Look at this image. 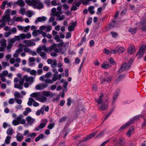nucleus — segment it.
<instances>
[{
	"label": "nucleus",
	"instance_id": "1",
	"mask_svg": "<svg viewBox=\"0 0 146 146\" xmlns=\"http://www.w3.org/2000/svg\"><path fill=\"white\" fill-rule=\"evenodd\" d=\"M133 61V59H131L128 62V64L127 65L126 63H124L122 64L119 70L117 72V74H119L125 70H127L131 66V64Z\"/></svg>",
	"mask_w": 146,
	"mask_h": 146
},
{
	"label": "nucleus",
	"instance_id": "2",
	"mask_svg": "<svg viewBox=\"0 0 146 146\" xmlns=\"http://www.w3.org/2000/svg\"><path fill=\"white\" fill-rule=\"evenodd\" d=\"M6 40L4 39H3L0 40V44L1 46L0 47V52L4 51L7 44Z\"/></svg>",
	"mask_w": 146,
	"mask_h": 146
},
{
	"label": "nucleus",
	"instance_id": "3",
	"mask_svg": "<svg viewBox=\"0 0 146 146\" xmlns=\"http://www.w3.org/2000/svg\"><path fill=\"white\" fill-rule=\"evenodd\" d=\"M48 86V85L46 83L40 84L36 85L35 86V89L37 90H44Z\"/></svg>",
	"mask_w": 146,
	"mask_h": 146
},
{
	"label": "nucleus",
	"instance_id": "4",
	"mask_svg": "<svg viewBox=\"0 0 146 146\" xmlns=\"http://www.w3.org/2000/svg\"><path fill=\"white\" fill-rule=\"evenodd\" d=\"M125 144V141L123 137H119L118 139L116 144L117 146H123Z\"/></svg>",
	"mask_w": 146,
	"mask_h": 146
},
{
	"label": "nucleus",
	"instance_id": "5",
	"mask_svg": "<svg viewBox=\"0 0 146 146\" xmlns=\"http://www.w3.org/2000/svg\"><path fill=\"white\" fill-rule=\"evenodd\" d=\"M144 48L143 47H142L140 48V50L136 54V55L138 56V58L140 59L141 58L143 55L144 53Z\"/></svg>",
	"mask_w": 146,
	"mask_h": 146
},
{
	"label": "nucleus",
	"instance_id": "6",
	"mask_svg": "<svg viewBox=\"0 0 146 146\" xmlns=\"http://www.w3.org/2000/svg\"><path fill=\"white\" fill-rule=\"evenodd\" d=\"M77 25L76 22H75L72 23V25L69 26L68 27V30L70 32L73 31L74 30V27H75Z\"/></svg>",
	"mask_w": 146,
	"mask_h": 146
},
{
	"label": "nucleus",
	"instance_id": "7",
	"mask_svg": "<svg viewBox=\"0 0 146 146\" xmlns=\"http://www.w3.org/2000/svg\"><path fill=\"white\" fill-rule=\"evenodd\" d=\"M14 5H17L20 7H22L25 5L24 2L23 0H18L17 1L13 3Z\"/></svg>",
	"mask_w": 146,
	"mask_h": 146
},
{
	"label": "nucleus",
	"instance_id": "8",
	"mask_svg": "<svg viewBox=\"0 0 146 146\" xmlns=\"http://www.w3.org/2000/svg\"><path fill=\"white\" fill-rule=\"evenodd\" d=\"M3 21H11V18L9 14H7L3 16L2 17Z\"/></svg>",
	"mask_w": 146,
	"mask_h": 146
},
{
	"label": "nucleus",
	"instance_id": "9",
	"mask_svg": "<svg viewBox=\"0 0 146 146\" xmlns=\"http://www.w3.org/2000/svg\"><path fill=\"white\" fill-rule=\"evenodd\" d=\"M125 76L124 74H121L117 78L115 81V83L116 84H117L119 82L121 81Z\"/></svg>",
	"mask_w": 146,
	"mask_h": 146
},
{
	"label": "nucleus",
	"instance_id": "10",
	"mask_svg": "<svg viewBox=\"0 0 146 146\" xmlns=\"http://www.w3.org/2000/svg\"><path fill=\"white\" fill-rule=\"evenodd\" d=\"M116 52L119 54H121L125 51V49L123 47H120L119 48L116 47Z\"/></svg>",
	"mask_w": 146,
	"mask_h": 146
},
{
	"label": "nucleus",
	"instance_id": "11",
	"mask_svg": "<svg viewBox=\"0 0 146 146\" xmlns=\"http://www.w3.org/2000/svg\"><path fill=\"white\" fill-rule=\"evenodd\" d=\"M24 78L25 81L27 82H30L31 84L33 82L34 79L33 77L32 76L27 77V76H24Z\"/></svg>",
	"mask_w": 146,
	"mask_h": 146
},
{
	"label": "nucleus",
	"instance_id": "12",
	"mask_svg": "<svg viewBox=\"0 0 146 146\" xmlns=\"http://www.w3.org/2000/svg\"><path fill=\"white\" fill-rule=\"evenodd\" d=\"M41 93L40 92H37L33 93L30 95V96L31 97L36 98V99L39 98L40 97Z\"/></svg>",
	"mask_w": 146,
	"mask_h": 146
},
{
	"label": "nucleus",
	"instance_id": "13",
	"mask_svg": "<svg viewBox=\"0 0 146 146\" xmlns=\"http://www.w3.org/2000/svg\"><path fill=\"white\" fill-rule=\"evenodd\" d=\"M114 139V140H113L114 142H115L116 140L117 139L115 137H113L112 138H110L108 140H107L106 141H105L104 142H103L100 146H104L106 144H107V143H108L112 139Z\"/></svg>",
	"mask_w": 146,
	"mask_h": 146
},
{
	"label": "nucleus",
	"instance_id": "14",
	"mask_svg": "<svg viewBox=\"0 0 146 146\" xmlns=\"http://www.w3.org/2000/svg\"><path fill=\"white\" fill-rule=\"evenodd\" d=\"M117 24V21H115L113 20L111 23L109 24L108 27L109 28L111 29L112 28L115 27Z\"/></svg>",
	"mask_w": 146,
	"mask_h": 146
},
{
	"label": "nucleus",
	"instance_id": "15",
	"mask_svg": "<svg viewBox=\"0 0 146 146\" xmlns=\"http://www.w3.org/2000/svg\"><path fill=\"white\" fill-rule=\"evenodd\" d=\"M46 20V17L43 16L42 17H40L37 18L36 20L35 21V23H37L38 22L44 21Z\"/></svg>",
	"mask_w": 146,
	"mask_h": 146
},
{
	"label": "nucleus",
	"instance_id": "16",
	"mask_svg": "<svg viewBox=\"0 0 146 146\" xmlns=\"http://www.w3.org/2000/svg\"><path fill=\"white\" fill-rule=\"evenodd\" d=\"M137 30V29L136 27L130 28L129 29L128 31L132 34L133 35L136 33Z\"/></svg>",
	"mask_w": 146,
	"mask_h": 146
},
{
	"label": "nucleus",
	"instance_id": "17",
	"mask_svg": "<svg viewBox=\"0 0 146 146\" xmlns=\"http://www.w3.org/2000/svg\"><path fill=\"white\" fill-rule=\"evenodd\" d=\"M45 126V124L40 123L37 127H36L35 130L36 131H38L39 130L43 128Z\"/></svg>",
	"mask_w": 146,
	"mask_h": 146
},
{
	"label": "nucleus",
	"instance_id": "18",
	"mask_svg": "<svg viewBox=\"0 0 146 146\" xmlns=\"http://www.w3.org/2000/svg\"><path fill=\"white\" fill-rule=\"evenodd\" d=\"M110 67L109 63L106 61H105L101 65V67L104 69H108Z\"/></svg>",
	"mask_w": 146,
	"mask_h": 146
},
{
	"label": "nucleus",
	"instance_id": "19",
	"mask_svg": "<svg viewBox=\"0 0 146 146\" xmlns=\"http://www.w3.org/2000/svg\"><path fill=\"white\" fill-rule=\"evenodd\" d=\"M16 138L17 140L19 142L21 141L23 139V137L20 133H18L17 135Z\"/></svg>",
	"mask_w": 146,
	"mask_h": 146
},
{
	"label": "nucleus",
	"instance_id": "20",
	"mask_svg": "<svg viewBox=\"0 0 146 146\" xmlns=\"http://www.w3.org/2000/svg\"><path fill=\"white\" fill-rule=\"evenodd\" d=\"M36 100H38L41 102H44L46 100L47 98L45 97L42 96L41 94L40 97L36 99Z\"/></svg>",
	"mask_w": 146,
	"mask_h": 146
},
{
	"label": "nucleus",
	"instance_id": "21",
	"mask_svg": "<svg viewBox=\"0 0 146 146\" xmlns=\"http://www.w3.org/2000/svg\"><path fill=\"white\" fill-rule=\"evenodd\" d=\"M108 108V105L107 104H105L103 103L102 104L100 107L99 108V110L101 111L105 110L107 109Z\"/></svg>",
	"mask_w": 146,
	"mask_h": 146
},
{
	"label": "nucleus",
	"instance_id": "22",
	"mask_svg": "<svg viewBox=\"0 0 146 146\" xmlns=\"http://www.w3.org/2000/svg\"><path fill=\"white\" fill-rule=\"evenodd\" d=\"M26 120L29 123L31 124L33 123L34 119L32 118L30 116H28L26 118Z\"/></svg>",
	"mask_w": 146,
	"mask_h": 146
},
{
	"label": "nucleus",
	"instance_id": "23",
	"mask_svg": "<svg viewBox=\"0 0 146 146\" xmlns=\"http://www.w3.org/2000/svg\"><path fill=\"white\" fill-rule=\"evenodd\" d=\"M39 55L42 59L46 60L47 58V56L44 52H41L39 53Z\"/></svg>",
	"mask_w": 146,
	"mask_h": 146
},
{
	"label": "nucleus",
	"instance_id": "24",
	"mask_svg": "<svg viewBox=\"0 0 146 146\" xmlns=\"http://www.w3.org/2000/svg\"><path fill=\"white\" fill-rule=\"evenodd\" d=\"M134 130V128L133 127H130L129 131H128L126 134L127 135L128 137H129L133 133V131Z\"/></svg>",
	"mask_w": 146,
	"mask_h": 146
},
{
	"label": "nucleus",
	"instance_id": "25",
	"mask_svg": "<svg viewBox=\"0 0 146 146\" xmlns=\"http://www.w3.org/2000/svg\"><path fill=\"white\" fill-rule=\"evenodd\" d=\"M131 123V122H129L127 123H126L125 124H124L123 125H122L119 129V130H121L124 129L126 127H128L130 124Z\"/></svg>",
	"mask_w": 146,
	"mask_h": 146
},
{
	"label": "nucleus",
	"instance_id": "26",
	"mask_svg": "<svg viewBox=\"0 0 146 146\" xmlns=\"http://www.w3.org/2000/svg\"><path fill=\"white\" fill-rule=\"evenodd\" d=\"M44 135L43 134H40L35 139V141L36 142H37L39 141L40 139H42L44 137Z\"/></svg>",
	"mask_w": 146,
	"mask_h": 146
},
{
	"label": "nucleus",
	"instance_id": "27",
	"mask_svg": "<svg viewBox=\"0 0 146 146\" xmlns=\"http://www.w3.org/2000/svg\"><path fill=\"white\" fill-rule=\"evenodd\" d=\"M94 8V7L93 6H90L88 8V11L91 14H93L95 13L94 11L93 10Z\"/></svg>",
	"mask_w": 146,
	"mask_h": 146
},
{
	"label": "nucleus",
	"instance_id": "28",
	"mask_svg": "<svg viewBox=\"0 0 146 146\" xmlns=\"http://www.w3.org/2000/svg\"><path fill=\"white\" fill-rule=\"evenodd\" d=\"M31 111V109L29 108H26V111H24L23 114L25 116L27 115Z\"/></svg>",
	"mask_w": 146,
	"mask_h": 146
},
{
	"label": "nucleus",
	"instance_id": "29",
	"mask_svg": "<svg viewBox=\"0 0 146 146\" xmlns=\"http://www.w3.org/2000/svg\"><path fill=\"white\" fill-rule=\"evenodd\" d=\"M36 0H32L31 6H32L34 8H36L37 4V2Z\"/></svg>",
	"mask_w": 146,
	"mask_h": 146
},
{
	"label": "nucleus",
	"instance_id": "30",
	"mask_svg": "<svg viewBox=\"0 0 146 146\" xmlns=\"http://www.w3.org/2000/svg\"><path fill=\"white\" fill-rule=\"evenodd\" d=\"M119 95V94L117 92H115L113 96V100L112 103L113 104L115 100L117 99V97Z\"/></svg>",
	"mask_w": 146,
	"mask_h": 146
},
{
	"label": "nucleus",
	"instance_id": "31",
	"mask_svg": "<svg viewBox=\"0 0 146 146\" xmlns=\"http://www.w3.org/2000/svg\"><path fill=\"white\" fill-rule=\"evenodd\" d=\"M15 98H23V97L21 96V95L18 92H15L14 94Z\"/></svg>",
	"mask_w": 146,
	"mask_h": 146
},
{
	"label": "nucleus",
	"instance_id": "32",
	"mask_svg": "<svg viewBox=\"0 0 146 146\" xmlns=\"http://www.w3.org/2000/svg\"><path fill=\"white\" fill-rule=\"evenodd\" d=\"M133 47L134 46L133 45H131L129 47L128 50V53L129 54H131L132 53Z\"/></svg>",
	"mask_w": 146,
	"mask_h": 146
},
{
	"label": "nucleus",
	"instance_id": "33",
	"mask_svg": "<svg viewBox=\"0 0 146 146\" xmlns=\"http://www.w3.org/2000/svg\"><path fill=\"white\" fill-rule=\"evenodd\" d=\"M7 1H4L2 3V4L1 6V8L2 10H4L5 9L6 5L7 3Z\"/></svg>",
	"mask_w": 146,
	"mask_h": 146
},
{
	"label": "nucleus",
	"instance_id": "34",
	"mask_svg": "<svg viewBox=\"0 0 146 146\" xmlns=\"http://www.w3.org/2000/svg\"><path fill=\"white\" fill-rule=\"evenodd\" d=\"M44 5L42 2L40 3L38 5H36V8L38 9H41L43 8Z\"/></svg>",
	"mask_w": 146,
	"mask_h": 146
},
{
	"label": "nucleus",
	"instance_id": "35",
	"mask_svg": "<svg viewBox=\"0 0 146 146\" xmlns=\"http://www.w3.org/2000/svg\"><path fill=\"white\" fill-rule=\"evenodd\" d=\"M11 139V137L9 136H7L6 137L5 141V143L6 144H8L10 142V140Z\"/></svg>",
	"mask_w": 146,
	"mask_h": 146
},
{
	"label": "nucleus",
	"instance_id": "36",
	"mask_svg": "<svg viewBox=\"0 0 146 146\" xmlns=\"http://www.w3.org/2000/svg\"><path fill=\"white\" fill-rule=\"evenodd\" d=\"M57 65V63L56 60H54L53 61V63L51 65L52 68H54L56 67Z\"/></svg>",
	"mask_w": 146,
	"mask_h": 146
},
{
	"label": "nucleus",
	"instance_id": "37",
	"mask_svg": "<svg viewBox=\"0 0 146 146\" xmlns=\"http://www.w3.org/2000/svg\"><path fill=\"white\" fill-rule=\"evenodd\" d=\"M29 101L27 102V104L29 106H31L32 104V102H34V100L32 98H29Z\"/></svg>",
	"mask_w": 146,
	"mask_h": 146
},
{
	"label": "nucleus",
	"instance_id": "38",
	"mask_svg": "<svg viewBox=\"0 0 146 146\" xmlns=\"http://www.w3.org/2000/svg\"><path fill=\"white\" fill-rule=\"evenodd\" d=\"M67 117L66 116H63L59 119V122L60 123H61L63 122H65L66 121V120L67 118Z\"/></svg>",
	"mask_w": 146,
	"mask_h": 146
},
{
	"label": "nucleus",
	"instance_id": "39",
	"mask_svg": "<svg viewBox=\"0 0 146 146\" xmlns=\"http://www.w3.org/2000/svg\"><path fill=\"white\" fill-rule=\"evenodd\" d=\"M22 86L17 84H15L14 85V87L15 88H18L20 90H22L23 88V87Z\"/></svg>",
	"mask_w": 146,
	"mask_h": 146
},
{
	"label": "nucleus",
	"instance_id": "40",
	"mask_svg": "<svg viewBox=\"0 0 146 146\" xmlns=\"http://www.w3.org/2000/svg\"><path fill=\"white\" fill-rule=\"evenodd\" d=\"M13 132V129L12 128H9L7 130V135H12Z\"/></svg>",
	"mask_w": 146,
	"mask_h": 146
},
{
	"label": "nucleus",
	"instance_id": "41",
	"mask_svg": "<svg viewBox=\"0 0 146 146\" xmlns=\"http://www.w3.org/2000/svg\"><path fill=\"white\" fill-rule=\"evenodd\" d=\"M52 76V73L50 72H48L46 74L44 75L45 78H48Z\"/></svg>",
	"mask_w": 146,
	"mask_h": 146
},
{
	"label": "nucleus",
	"instance_id": "42",
	"mask_svg": "<svg viewBox=\"0 0 146 146\" xmlns=\"http://www.w3.org/2000/svg\"><path fill=\"white\" fill-rule=\"evenodd\" d=\"M54 39L57 42H59L62 41V40L60 39L59 35H56L54 37Z\"/></svg>",
	"mask_w": 146,
	"mask_h": 146
},
{
	"label": "nucleus",
	"instance_id": "43",
	"mask_svg": "<svg viewBox=\"0 0 146 146\" xmlns=\"http://www.w3.org/2000/svg\"><path fill=\"white\" fill-rule=\"evenodd\" d=\"M19 13L22 15H24L25 13V9L24 7H22L19 11Z\"/></svg>",
	"mask_w": 146,
	"mask_h": 146
},
{
	"label": "nucleus",
	"instance_id": "44",
	"mask_svg": "<svg viewBox=\"0 0 146 146\" xmlns=\"http://www.w3.org/2000/svg\"><path fill=\"white\" fill-rule=\"evenodd\" d=\"M41 47L42 50H44L46 52H47L48 51V48H46L45 45H44Z\"/></svg>",
	"mask_w": 146,
	"mask_h": 146
},
{
	"label": "nucleus",
	"instance_id": "45",
	"mask_svg": "<svg viewBox=\"0 0 146 146\" xmlns=\"http://www.w3.org/2000/svg\"><path fill=\"white\" fill-rule=\"evenodd\" d=\"M35 43L32 42L31 40H29L28 44H27V46L28 47L31 46L33 45H35Z\"/></svg>",
	"mask_w": 146,
	"mask_h": 146
},
{
	"label": "nucleus",
	"instance_id": "46",
	"mask_svg": "<svg viewBox=\"0 0 146 146\" xmlns=\"http://www.w3.org/2000/svg\"><path fill=\"white\" fill-rule=\"evenodd\" d=\"M92 17H89L88 19V21L87 22V24L88 25H90L92 22Z\"/></svg>",
	"mask_w": 146,
	"mask_h": 146
},
{
	"label": "nucleus",
	"instance_id": "47",
	"mask_svg": "<svg viewBox=\"0 0 146 146\" xmlns=\"http://www.w3.org/2000/svg\"><path fill=\"white\" fill-rule=\"evenodd\" d=\"M12 124L16 126L19 124L20 122L18 121L17 120H14L12 121Z\"/></svg>",
	"mask_w": 146,
	"mask_h": 146
},
{
	"label": "nucleus",
	"instance_id": "48",
	"mask_svg": "<svg viewBox=\"0 0 146 146\" xmlns=\"http://www.w3.org/2000/svg\"><path fill=\"white\" fill-rule=\"evenodd\" d=\"M43 94L46 96L48 97L50 96L51 94H50V92L49 91H44L43 92Z\"/></svg>",
	"mask_w": 146,
	"mask_h": 146
},
{
	"label": "nucleus",
	"instance_id": "49",
	"mask_svg": "<svg viewBox=\"0 0 146 146\" xmlns=\"http://www.w3.org/2000/svg\"><path fill=\"white\" fill-rule=\"evenodd\" d=\"M44 82L46 83V84H53V81H52L51 80L49 79L48 78H47V79H46L44 81Z\"/></svg>",
	"mask_w": 146,
	"mask_h": 146
},
{
	"label": "nucleus",
	"instance_id": "50",
	"mask_svg": "<svg viewBox=\"0 0 146 146\" xmlns=\"http://www.w3.org/2000/svg\"><path fill=\"white\" fill-rule=\"evenodd\" d=\"M36 135V134L35 133H30L29 135L27 136L28 137H30L31 138H33L35 137Z\"/></svg>",
	"mask_w": 146,
	"mask_h": 146
},
{
	"label": "nucleus",
	"instance_id": "51",
	"mask_svg": "<svg viewBox=\"0 0 146 146\" xmlns=\"http://www.w3.org/2000/svg\"><path fill=\"white\" fill-rule=\"evenodd\" d=\"M107 82V78L104 77L102 78L100 80V82L102 84H105L104 82Z\"/></svg>",
	"mask_w": 146,
	"mask_h": 146
},
{
	"label": "nucleus",
	"instance_id": "52",
	"mask_svg": "<svg viewBox=\"0 0 146 146\" xmlns=\"http://www.w3.org/2000/svg\"><path fill=\"white\" fill-rule=\"evenodd\" d=\"M24 80H25L24 77L23 78H20V80L19 82V84L21 85H22L24 83Z\"/></svg>",
	"mask_w": 146,
	"mask_h": 146
},
{
	"label": "nucleus",
	"instance_id": "53",
	"mask_svg": "<svg viewBox=\"0 0 146 146\" xmlns=\"http://www.w3.org/2000/svg\"><path fill=\"white\" fill-rule=\"evenodd\" d=\"M56 45L55 44H54L52 45H51L48 48V51H51L54 48L56 47Z\"/></svg>",
	"mask_w": 146,
	"mask_h": 146
},
{
	"label": "nucleus",
	"instance_id": "54",
	"mask_svg": "<svg viewBox=\"0 0 146 146\" xmlns=\"http://www.w3.org/2000/svg\"><path fill=\"white\" fill-rule=\"evenodd\" d=\"M32 34L33 36L35 37H36L38 35V33L37 30H34L32 32Z\"/></svg>",
	"mask_w": 146,
	"mask_h": 146
},
{
	"label": "nucleus",
	"instance_id": "55",
	"mask_svg": "<svg viewBox=\"0 0 146 146\" xmlns=\"http://www.w3.org/2000/svg\"><path fill=\"white\" fill-rule=\"evenodd\" d=\"M15 41V39L12 38L8 41V43L13 45V43Z\"/></svg>",
	"mask_w": 146,
	"mask_h": 146
},
{
	"label": "nucleus",
	"instance_id": "56",
	"mask_svg": "<svg viewBox=\"0 0 146 146\" xmlns=\"http://www.w3.org/2000/svg\"><path fill=\"white\" fill-rule=\"evenodd\" d=\"M54 123H50L48 125L47 128L49 129H52L54 127Z\"/></svg>",
	"mask_w": 146,
	"mask_h": 146
},
{
	"label": "nucleus",
	"instance_id": "57",
	"mask_svg": "<svg viewBox=\"0 0 146 146\" xmlns=\"http://www.w3.org/2000/svg\"><path fill=\"white\" fill-rule=\"evenodd\" d=\"M97 132H96L92 134H90L88 135V136L89 139H90L94 137L97 134Z\"/></svg>",
	"mask_w": 146,
	"mask_h": 146
},
{
	"label": "nucleus",
	"instance_id": "58",
	"mask_svg": "<svg viewBox=\"0 0 146 146\" xmlns=\"http://www.w3.org/2000/svg\"><path fill=\"white\" fill-rule=\"evenodd\" d=\"M13 45L8 43V44L6 47V49L8 50H9L12 48Z\"/></svg>",
	"mask_w": 146,
	"mask_h": 146
},
{
	"label": "nucleus",
	"instance_id": "59",
	"mask_svg": "<svg viewBox=\"0 0 146 146\" xmlns=\"http://www.w3.org/2000/svg\"><path fill=\"white\" fill-rule=\"evenodd\" d=\"M24 50L25 52H28L29 54H31L32 52L31 50H30L28 48H24Z\"/></svg>",
	"mask_w": 146,
	"mask_h": 146
},
{
	"label": "nucleus",
	"instance_id": "60",
	"mask_svg": "<svg viewBox=\"0 0 146 146\" xmlns=\"http://www.w3.org/2000/svg\"><path fill=\"white\" fill-rule=\"evenodd\" d=\"M62 7L64 9L67 10L69 8V6L67 5L64 4L62 6Z\"/></svg>",
	"mask_w": 146,
	"mask_h": 146
},
{
	"label": "nucleus",
	"instance_id": "61",
	"mask_svg": "<svg viewBox=\"0 0 146 146\" xmlns=\"http://www.w3.org/2000/svg\"><path fill=\"white\" fill-rule=\"evenodd\" d=\"M15 100V99L13 98H10L9 100L8 103L9 104H12L14 102Z\"/></svg>",
	"mask_w": 146,
	"mask_h": 146
},
{
	"label": "nucleus",
	"instance_id": "62",
	"mask_svg": "<svg viewBox=\"0 0 146 146\" xmlns=\"http://www.w3.org/2000/svg\"><path fill=\"white\" fill-rule=\"evenodd\" d=\"M111 34L112 35V37L114 38H116L117 35V34L114 32H111Z\"/></svg>",
	"mask_w": 146,
	"mask_h": 146
},
{
	"label": "nucleus",
	"instance_id": "63",
	"mask_svg": "<svg viewBox=\"0 0 146 146\" xmlns=\"http://www.w3.org/2000/svg\"><path fill=\"white\" fill-rule=\"evenodd\" d=\"M2 64L3 67H5L7 66H9V64L8 63L5 62H2Z\"/></svg>",
	"mask_w": 146,
	"mask_h": 146
},
{
	"label": "nucleus",
	"instance_id": "64",
	"mask_svg": "<svg viewBox=\"0 0 146 146\" xmlns=\"http://www.w3.org/2000/svg\"><path fill=\"white\" fill-rule=\"evenodd\" d=\"M15 100L16 102L18 104H21L22 102V100L20 99H18L17 98H15Z\"/></svg>",
	"mask_w": 146,
	"mask_h": 146
}]
</instances>
